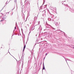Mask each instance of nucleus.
I'll return each instance as SVG.
<instances>
[{
	"label": "nucleus",
	"instance_id": "nucleus-1",
	"mask_svg": "<svg viewBox=\"0 0 74 74\" xmlns=\"http://www.w3.org/2000/svg\"><path fill=\"white\" fill-rule=\"evenodd\" d=\"M25 48H26V45H25L24 46V48L23 49V51H24V50H25Z\"/></svg>",
	"mask_w": 74,
	"mask_h": 74
},
{
	"label": "nucleus",
	"instance_id": "nucleus-2",
	"mask_svg": "<svg viewBox=\"0 0 74 74\" xmlns=\"http://www.w3.org/2000/svg\"><path fill=\"white\" fill-rule=\"evenodd\" d=\"M45 69V67H44V65H43V70H44Z\"/></svg>",
	"mask_w": 74,
	"mask_h": 74
},
{
	"label": "nucleus",
	"instance_id": "nucleus-3",
	"mask_svg": "<svg viewBox=\"0 0 74 74\" xmlns=\"http://www.w3.org/2000/svg\"><path fill=\"white\" fill-rule=\"evenodd\" d=\"M15 29H16V27H15Z\"/></svg>",
	"mask_w": 74,
	"mask_h": 74
},
{
	"label": "nucleus",
	"instance_id": "nucleus-4",
	"mask_svg": "<svg viewBox=\"0 0 74 74\" xmlns=\"http://www.w3.org/2000/svg\"><path fill=\"white\" fill-rule=\"evenodd\" d=\"M46 55H47V53H46Z\"/></svg>",
	"mask_w": 74,
	"mask_h": 74
}]
</instances>
